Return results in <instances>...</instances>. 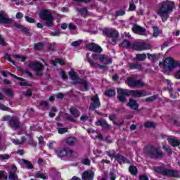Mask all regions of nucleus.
Segmentation results:
<instances>
[{
	"label": "nucleus",
	"instance_id": "obj_1",
	"mask_svg": "<svg viewBox=\"0 0 180 180\" xmlns=\"http://www.w3.org/2000/svg\"><path fill=\"white\" fill-rule=\"evenodd\" d=\"M174 9H175V2L166 0L160 3L156 13L162 19V22H167L169 18V15L174 12Z\"/></svg>",
	"mask_w": 180,
	"mask_h": 180
},
{
	"label": "nucleus",
	"instance_id": "obj_2",
	"mask_svg": "<svg viewBox=\"0 0 180 180\" xmlns=\"http://www.w3.org/2000/svg\"><path fill=\"white\" fill-rule=\"evenodd\" d=\"M86 58L89 64H90L91 67H94V68H100L101 70L106 68V66L94 62L98 61V60L105 65L112 64V58H110L106 55L94 53L91 55L92 59H91V58H89V53H86Z\"/></svg>",
	"mask_w": 180,
	"mask_h": 180
},
{
	"label": "nucleus",
	"instance_id": "obj_3",
	"mask_svg": "<svg viewBox=\"0 0 180 180\" xmlns=\"http://www.w3.org/2000/svg\"><path fill=\"white\" fill-rule=\"evenodd\" d=\"M148 94L145 91L139 90L129 91L124 89H117V99L120 102H126V96H133L134 98H141V96H147Z\"/></svg>",
	"mask_w": 180,
	"mask_h": 180
},
{
	"label": "nucleus",
	"instance_id": "obj_4",
	"mask_svg": "<svg viewBox=\"0 0 180 180\" xmlns=\"http://www.w3.org/2000/svg\"><path fill=\"white\" fill-rule=\"evenodd\" d=\"M145 154L151 158H160L164 156V153L160 149L149 146L145 149Z\"/></svg>",
	"mask_w": 180,
	"mask_h": 180
},
{
	"label": "nucleus",
	"instance_id": "obj_5",
	"mask_svg": "<svg viewBox=\"0 0 180 180\" xmlns=\"http://www.w3.org/2000/svg\"><path fill=\"white\" fill-rule=\"evenodd\" d=\"M69 75L72 80L74 85H77V84H82L84 86V90L88 91L89 89V84L82 79L78 77V75L74 70H71L69 72Z\"/></svg>",
	"mask_w": 180,
	"mask_h": 180
},
{
	"label": "nucleus",
	"instance_id": "obj_6",
	"mask_svg": "<svg viewBox=\"0 0 180 180\" xmlns=\"http://www.w3.org/2000/svg\"><path fill=\"white\" fill-rule=\"evenodd\" d=\"M103 34L110 37L111 44H116L117 43V39L119 38V32L116 30L112 28H105L103 30Z\"/></svg>",
	"mask_w": 180,
	"mask_h": 180
},
{
	"label": "nucleus",
	"instance_id": "obj_7",
	"mask_svg": "<svg viewBox=\"0 0 180 180\" xmlns=\"http://www.w3.org/2000/svg\"><path fill=\"white\" fill-rule=\"evenodd\" d=\"M39 18L42 20H46V25L48 27H53V15L49 10H43L39 13Z\"/></svg>",
	"mask_w": 180,
	"mask_h": 180
},
{
	"label": "nucleus",
	"instance_id": "obj_8",
	"mask_svg": "<svg viewBox=\"0 0 180 180\" xmlns=\"http://www.w3.org/2000/svg\"><path fill=\"white\" fill-rule=\"evenodd\" d=\"M179 65V61L174 60L172 58H167L164 60L163 68L166 71H172Z\"/></svg>",
	"mask_w": 180,
	"mask_h": 180
},
{
	"label": "nucleus",
	"instance_id": "obj_9",
	"mask_svg": "<svg viewBox=\"0 0 180 180\" xmlns=\"http://www.w3.org/2000/svg\"><path fill=\"white\" fill-rule=\"evenodd\" d=\"M28 67L36 71L37 77H43V74L41 73V71L44 70L43 64L39 62H32L28 65Z\"/></svg>",
	"mask_w": 180,
	"mask_h": 180
},
{
	"label": "nucleus",
	"instance_id": "obj_10",
	"mask_svg": "<svg viewBox=\"0 0 180 180\" xmlns=\"http://www.w3.org/2000/svg\"><path fill=\"white\" fill-rule=\"evenodd\" d=\"M132 48L136 51H143L144 50H150L151 45H150V44L146 43L145 41H139L135 42Z\"/></svg>",
	"mask_w": 180,
	"mask_h": 180
},
{
	"label": "nucleus",
	"instance_id": "obj_11",
	"mask_svg": "<svg viewBox=\"0 0 180 180\" xmlns=\"http://www.w3.org/2000/svg\"><path fill=\"white\" fill-rule=\"evenodd\" d=\"M13 20L11 18H8V13L4 11H0V23L3 25H9V23H12Z\"/></svg>",
	"mask_w": 180,
	"mask_h": 180
},
{
	"label": "nucleus",
	"instance_id": "obj_12",
	"mask_svg": "<svg viewBox=\"0 0 180 180\" xmlns=\"http://www.w3.org/2000/svg\"><path fill=\"white\" fill-rule=\"evenodd\" d=\"M101 107V101L98 95H95L91 98V104L89 107L90 110H95L98 108Z\"/></svg>",
	"mask_w": 180,
	"mask_h": 180
},
{
	"label": "nucleus",
	"instance_id": "obj_13",
	"mask_svg": "<svg viewBox=\"0 0 180 180\" xmlns=\"http://www.w3.org/2000/svg\"><path fill=\"white\" fill-rule=\"evenodd\" d=\"M127 84L129 86H144V83L141 80H136L132 77L127 79Z\"/></svg>",
	"mask_w": 180,
	"mask_h": 180
},
{
	"label": "nucleus",
	"instance_id": "obj_14",
	"mask_svg": "<svg viewBox=\"0 0 180 180\" xmlns=\"http://www.w3.org/2000/svg\"><path fill=\"white\" fill-rule=\"evenodd\" d=\"M86 47L88 50H90V51H94V53H102V48L95 43L88 44Z\"/></svg>",
	"mask_w": 180,
	"mask_h": 180
},
{
	"label": "nucleus",
	"instance_id": "obj_15",
	"mask_svg": "<svg viewBox=\"0 0 180 180\" xmlns=\"http://www.w3.org/2000/svg\"><path fill=\"white\" fill-rule=\"evenodd\" d=\"M132 32H134V33H136L137 34H140L141 36L147 35V32L146 31L145 28L139 25L134 26L132 28Z\"/></svg>",
	"mask_w": 180,
	"mask_h": 180
},
{
	"label": "nucleus",
	"instance_id": "obj_16",
	"mask_svg": "<svg viewBox=\"0 0 180 180\" xmlns=\"http://www.w3.org/2000/svg\"><path fill=\"white\" fill-rule=\"evenodd\" d=\"M9 126L13 129H19V127H20V120L17 117H12L10 120Z\"/></svg>",
	"mask_w": 180,
	"mask_h": 180
},
{
	"label": "nucleus",
	"instance_id": "obj_17",
	"mask_svg": "<svg viewBox=\"0 0 180 180\" xmlns=\"http://www.w3.org/2000/svg\"><path fill=\"white\" fill-rule=\"evenodd\" d=\"M162 174L163 175H166V176H173L174 178L179 177V172L176 170L165 169Z\"/></svg>",
	"mask_w": 180,
	"mask_h": 180
},
{
	"label": "nucleus",
	"instance_id": "obj_18",
	"mask_svg": "<svg viewBox=\"0 0 180 180\" xmlns=\"http://www.w3.org/2000/svg\"><path fill=\"white\" fill-rule=\"evenodd\" d=\"M14 26L17 29H19L20 32H22V33H25L26 36H32V34L30 33L27 27H25V26L18 23L15 24Z\"/></svg>",
	"mask_w": 180,
	"mask_h": 180
},
{
	"label": "nucleus",
	"instance_id": "obj_19",
	"mask_svg": "<svg viewBox=\"0 0 180 180\" xmlns=\"http://www.w3.org/2000/svg\"><path fill=\"white\" fill-rule=\"evenodd\" d=\"M55 154L59 157V158H63L64 157H67V154H68V151L65 148H59L58 150H55Z\"/></svg>",
	"mask_w": 180,
	"mask_h": 180
},
{
	"label": "nucleus",
	"instance_id": "obj_20",
	"mask_svg": "<svg viewBox=\"0 0 180 180\" xmlns=\"http://www.w3.org/2000/svg\"><path fill=\"white\" fill-rule=\"evenodd\" d=\"M18 171V168L16 166L12 167V171L9 172L8 179L10 180H19L18 176L16 175V172Z\"/></svg>",
	"mask_w": 180,
	"mask_h": 180
},
{
	"label": "nucleus",
	"instance_id": "obj_21",
	"mask_svg": "<svg viewBox=\"0 0 180 180\" xmlns=\"http://www.w3.org/2000/svg\"><path fill=\"white\" fill-rule=\"evenodd\" d=\"M94 175H95L94 172H92V171H85L82 174V179H84V180H94Z\"/></svg>",
	"mask_w": 180,
	"mask_h": 180
},
{
	"label": "nucleus",
	"instance_id": "obj_22",
	"mask_svg": "<svg viewBox=\"0 0 180 180\" xmlns=\"http://www.w3.org/2000/svg\"><path fill=\"white\" fill-rule=\"evenodd\" d=\"M167 141H169V144L172 147H178L180 145V141L175 137L169 136L167 138Z\"/></svg>",
	"mask_w": 180,
	"mask_h": 180
},
{
	"label": "nucleus",
	"instance_id": "obj_23",
	"mask_svg": "<svg viewBox=\"0 0 180 180\" xmlns=\"http://www.w3.org/2000/svg\"><path fill=\"white\" fill-rule=\"evenodd\" d=\"M127 105L130 109H133L134 110H137V109H139V103H137V101L134 99H129V101Z\"/></svg>",
	"mask_w": 180,
	"mask_h": 180
},
{
	"label": "nucleus",
	"instance_id": "obj_24",
	"mask_svg": "<svg viewBox=\"0 0 180 180\" xmlns=\"http://www.w3.org/2000/svg\"><path fill=\"white\" fill-rule=\"evenodd\" d=\"M115 160L119 162V164H130L129 160L120 155H117L115 156Z\"/></svg>",
	"mask_w": 180,
	"mask_h": 180
},
{
	"label": "nucleus",
	"instance_id": "obj_25",
	"mask_svg": "<svg viewBox=\"0 0 180 180\" xmlns=\"http://www.w3.org/2000/svg\"><path fill=\"white\" fill-rule=\"evenodd\" d=\"M148 60L151 61H157L160 58V53H147Z\"/></svg>",
	"mask_w": 180,
	"mask_h": 180
},
{
	"label": "nucleus",
	"instance_id": "obj_26",
	"mask_svg": "<svg viewBox=\"0 0 180 180\" xmlns=\"http://www.w3.org/2000/svg\"><path fill=\"white\" fill-rule=\"evenodd\" d=\"M96 126H101L105 129H109V124L105 120H98L96 122Z\"/></svg>",
	"mask_w": 180,
	"mask_h": 180
},
{
	"label": "nucleus",
	"instance_id": "obj_27",
	"mask_svg": "<svg viewBox=\"0 0 180 180\" xmlns=\"http://www.w3.org/2000/svg\"><path fill=\"white\" fill-rule=\"evenodd\" d=\"M21 162H22V164H24L25 165L26 168H27L28 169H32L33 165L32 164V162L28 161L25 159H22Z\"/></svg>",
	"mask_w": 180,
	"mask_h": 180
},
{
	"label": "nucleus",
	"instance_id": "obj_28",
	"mask_svg": "<svg viewBox=\"0 0 180 180\" xmlns=\"http://www.w3.org/2000/svg\"><path fill=\"white\" fill-rule=\"evenodd\" d=\"M70 112L71 113V115H72V116H74V117H78L79 116V112L78 111V109H77V108L75 107H72L70 109Z\"/></svg>",
	"mask_w": 180,
	"mask_h": 180
},
{
	"label": "nucleus",
	"instance_id": "obj_29",
	"mask_svg": "<svg viewBox=\"0 0 180 180\" xmlns=\"http://www.w3.org/2000/svg\"><path fill=\"white\" fill-rule=\"evenodd\" d=\"M146 58H147V56L146 55V53H139L136 54L135 57V60H136V61H144Z\"/></svg>",
	"mask_w": 180,
	"mask_h": 180
},
{
	"label": "nucleus",
	"instance_id": "obj_30",
	"mask_svg": "<svg viewBox=\"0 0 180 180\" xmlns=\"http://www.w3.org/2000/svg\"><path fill=\"white\" fill-rule=\"evenodd\" d=\"M130 70H141V65L139 63H129Z\"/></svg>",
	"mask_w": 180,
	"mask_h": 180
},
{
	"label": "nucleus",
	"instance_id": "obj_31",
	"mask_svg": "<svg viewBox=\"0 0 180 180\" xmlns=\"http://www.w3.org/2000/svg\"><path fill=\"white\" fill-rule=\"evenodd\" d=\"M34 178H39L41 179L46 180L48 178L47 173H45L43 174L40 172H38L35 173Z\"/></svg>",
	"mask_w": 180,
	"mask_h": 180
},
{
	"label": "nucleus",
	"instance_id": "obj_32",
	"mask_svg": "<svg viewBox=\"0 0 180 180\" xmlns=\"http://www.w3.org/2000/svg\"><path fill=\"white\" fill-rule=\"evenodd\" d=\"M49 175L53 178V179H56L57 176H60V173L56 171L55 169H51Z\"/></svg>",
	"mask_w": 180,
	"mask_h": 180
},
{
	"label": "nucleus",
	"instance_id": "obj_33",
	"mask_svg": "<svg viewBox=\"0 0 180 180\" xmlns=\"http://www.w3.org/2000/svg\"><path fill=\"white\" fill-rule=\"evenodd\" d=\"M51 63L53 67H56L57 64L63 65L64 64V60L60 59V58H56L55 60H51Z\"/></svg>",
	"mask_w": 180,
	"mask_h": 180
},
{
	"label": "nucleus",
	"instance_id": "obj_34",
	"mask_svg": "<svg viewBox=\"0 0 180 180\" xmlns=\"http://www.w3.org/2000/svg\"><path fill=\"white\" fill-rule=\"evenodd\" d=\"M104 94L105 96L112 97L116 95V91L113 89H110V90L105 91Z\"/></svg>",
	"mask_w": 180,
	"mask_h": 180
},
{
	"label": "nucleus",
	"instance_id": "obj_35",
	"mask_svg": "<svg viewBox=\"0 0 180 180\" xmlns=\"http://www.w3.org/2000/svg\"><path fill=\"white\" fill-rule=\"evenodd\" d=\"M77 139L74 136H70L68 138V146H75L77 144Z\"/></svg>",
	"mask_w": 180,
	"mask_h": 180
},
{
	"label": "nucleus",
	"instance_id": "obj_36",
	"mask_svg": "<svg viewBox=\"0 0 180 180\" xmlns=\"http://www.w3.org/2000/svg\"><path fill=\"white\" fill-rule=\"evenodd\" d=\"M4 91L9 98H13V91H12L11 89H4Z\"/></svg>",
	"mask_w": 180,
	"mask_h": 180
},
{
	"label": "nucleus",
	"instance_id": "obj_37",
	"mask_svg": "<svg viewBox=\"0 0 180 180\" xmlns=\"http://www.w3.org/2000/svg\"><path fill=\"white\" fill-rule=\"evenodd\" d=\"M129 171L130 172V174H131V175H137V167H134V166H131L129 168Z\"/></svg>",
	"mask_w": 180,
	"mask_h": 180
},
{
	"label": "nucleus",
	"instance_id": "obj_38",
	"mask_svg": "<svg viewBox=\"0 0 180 180\" xmlns=\"http://www.w3.org/2000/svg\"><path fill=\"white\" fill-rule=\"evenodd\" d=\"M153 37H158V36H160V29L158 28V27L155 26L153 27Z\"/></svg>",
	"mask_w": 180,
	"mask_h": 180
},
{
	"label": "nucleus",
	"instance_id": "obj_39",
	"mask_svg": "<svg viewBox=\"0 0 180 180\" xmlns=\"http://www.w3.org/2000/svg\"><path fill=\"white\" fill-rule=\"evenodd\" d=\"M107 155L110 157V158H116V153L114 152V150H108L106 152Z\"/></svg>",
	"mask_w": 180,
	"mask_h": 180
},
{
	"label": "nucleus",
	"instance_id": "obj_40",
	"mask_svg": "<svg viewBox=\"0 0 180 180\" xmlns=\"http://www.w3.org/2000/svg\"><path fill=\"white\" fill-rule=\"evenodd\" d=\"M122 47H124L125 49H129L130 46H131V44H130V41L124 40L122 43L121 44Z\"/></svg>",
	"mask_w": 180,
	"mask_h": 180
},
{
	"label": "nucleus",
	"instance_id": "obj_41",
	"mask_svg": "<svg viewBox=\"0 0 180 180\" xmlns=\"http://www.w3.org/2000/svg\"><path fill=\"white\" fill-rule=\"evenodd\" d=\"M79 13L83 16H86V15H88V9L86 8H80L79 9Z\"/></svg>",
	"mask_w": 180,
	"mask_h": 180
},
{
	"label": "nucleus",
	"instance_id": "obj_42",
	"mask_svg": "<svg viewBox=\"0 0 180 180\" xmlns=\"http://www.w3.org/2000/svg\"><path fill=\"white\" fill-rule=\"evenodd\" d=\"M56 112H57V108H56V107H52L51 111L49 112V117H54V116H56Z\"/></svg>",
	"mask_w": 180,
	"mask_h": 180
},
{
	"label": "nucleus",
	"instance_id": "obj_43",
	"mask_svg": "<svg viewBox=\"0 0 180 180\" xmlns=\"http://www.w3.org/2000/svg\"><path fill=\"white\" fill-rule=\"evenodd\" d=\"M7 74L8 75H11V77H12L13 78L18 79V81H26V79H25L22 77H19L16 76L15 75L11 73L10 72H8Z\"/></svg>",
	"mask_w": 180,
	"mask_h": 180
},
{
	"label": "nucleus",
	"instance_id": "obj_44",
	"mask_svg": "<svg viewBox=\"0 0 180 180\" xmlns=\"http://www.w3.org/2000/svg\"><path fill=\"white\" fill-rule=\"evenodd\" d=\"M43 46V42H39L34 44V49L35 50H42Z\"/></svg>",
	"mask_w": 180,
	"mask_h": 180
},
{
	"label": "nucleus",
	"instance_id": "obj_45",
	"mask_svg": "<svg viewBox=\"0 0 180 180\" xmlns=\"http://www.w3.org/2000/svg\"><path fill=\"white\" fill-rule=\"evenodd\" d=\"M8 176L5 171H0V180H6Z\"/></svg>",
	"mask_w": 180,
	"mask_h": 180
},
{
	"label": "nucleus",
	"instance_id": "obj_46",
	"mask_svg": "<svg viewBox=\"0 0 180 180\" xmlns=\"http://www.w3.org/2000/svg\"><path fill=\"white\" fill-rule=\"evenodd\" d=\"M157 95H153L150 97H148L146 98V102H154L157 99Z\"/></svg>",
	"mask_w": 180,
	"mask_h": 180
},
{
	"label": "nucleus",
	"instance_id": "obj_47",
	"mask_svg": "<svg viewBox=\"0 0 180 180\" xmlns=\"http://www.w3.org/2000/svg\"><path fill=\"white\" fill-rule=\"evenodd\" d=\"M179 70L174 73V77L176 79H180V63H179Z\"/></svg>",
	"mask_w": 180,
	"mask_h": 180
},
{
	"label": "nucleus",
	"instance_id": "obj_48",
	"mask_svg": "<svg viewBox=\"0 0 180 180\" xmlns=\"http://www.w3.org/2000/svg\"><path fill=\"white\" fill-rule=\"evenodd\" d=\"M144 127H155V123L153 122H146L143 124Z\"/></svg>",
	"mask_w": 180,
	"mask_h": 180
},
{
	"label": "nucleus",
	"instance_id": "obj_49",
	"mask_svg": "<svg viewBox=\"0 0 180 180\" xmlns=\"http://www.w3.org/2000/svg\"><path fill=\"white\" fill-rule=\"evenodd\" d=\"M11 119H12L11 116L9 115H4L2 118L1 120L2 122H8V124L11 122Z\"/></svg>",
	"mask_w": 180,
	"mask_h": 180
},
{
	"label": "nucleus",
	"instance_id": "obj_50",
	"mask_svg": "<svg viewBox=\"0 0 180 180\" xmlns=\"http://www.w3.org/2000/svg\"><path fill=\"white\" fill-rule=\"evenodd\" d=\"M69 158H77V153L72 150H69Z\"/></svg>",
	"mask_w": 180,
	"mask_h": 180
},
{
	"label": "nucleus",
	"instance_id": "obj_51",
	"mask_svg": "<svg viewBox=\"0 0 180 180\" xmlns=\"http://www.w3.org/2000/svg\"><path fill=\"white\" fill-rule=\"evenodd\" d=\"M48 49L51 50V51H54L57 49V45L56 44H49Z\"/></svg>",
	"mask_w": 180,
	"mask_h": 180
},
{
	"label": "nucleus",
	"instance_id": "obj_52",
	"mask_svg": "<svg viewBox=\"0 0 180 180\" xmlns=\"http://www.w3.org/2000/svg\"><path fill=\"white\" fill-rule=\"evenodd\" d=\"M68 131V128H58V133L59 134H64L65 133H67Z\"/></svg>",
	"mask_w": 180,
	"mask_h": 180
},
{
	"label": "nucleus",
	"instance_id": "obj_53",
	"mask_svg": "<svg viewBox=\"0 0 180 180\" xmlns=\"http://www.w3.org/2000/svg\"><path fill=\"white\" fill-rule=\"evenodd\" d=\"M19 85L20 86H32V84H30V83L26 82V79H25V81H21V82H19Z\"/></svg>",
	"mask_w": 180,
	"mask_h": 180
},
{
	"label": "nucleus",
	"instance_id": "obj_54",
	"mask_svg": "<svg viewBox=\"0 0 180 180\" xmlns=\"http://www.w3.org/2000/svg\"><path fill=\"white\" fill-rule=\"evenodd\" d=\"M13 57L14 58L19 59L21 61V63H25V60H26V58L25 56H20L19 55H14Z\"/></svg>",
	"mask_w": 180,
	"mask_h": 180
},
{
	"label": "nucleus",
	"instance_id": "obj_55",
	"mask_svg": "<svg viewBox=\"0 0 180 180\" xmlns=\"http://www.w3.org/2000/svg\"><path fill=\"white\" fill-rule=\"evenodd\" d=\"M129 11H136V4H134V2L130 1Z\"/></svg>",
	"mask_w": 180,
	"mask_h": 180
},
{
	"label": "nucleus",
	"instance_id": "obj_56",
	"mask_svg": "<svg viewBox=\"0 0 180 180\" xmlns=\"http://www.w3.org/2000/svg\"><path fill=\"white\" fill-rule=\"evenodd\" d=\"M4 58H6V60H8L10 63H12L13 65H15V61L11 60V55H9L8 53L4 54Z\"/></svg>",
	"mask_w": 180,
	"mask_h": 180
},
{
	"label": "nucleus",
	"instance_id": "obj_57",
	"mask_svg": "<svg viewBox=\"0 0 180 180\" xmlns=\"http://www.w3.org/2000/svg\"><path fill=\"white\" fill-rule=\"evenodd\" d=\"M61 146L64 147V148L68 146V138L62 141Z\"/></svg>",
	"mask_w": 180,
	"mask_h": 180
},
{
	"label": "nucleus",
	"instance_id": "obj_58",
	"mask_svg": "<svg viewBox=\"0 0 180 180\" xmlns=\"http://www.w3.org/2000/svg\"><path fill=\"white\" fill-rule=\"evenodd\" d=\"M25 18L27 22H29V23H34V19L33 18L26 15L25 16Z\"/></svg>",
	"mask_w": 180,
	"mask_h": 180
},
{
	"label": "nucleus",
	"instance_id": "obj_59",
	"mask_svg": "<svg viewBox=\"0 0 180 180\" xmlns=\"http://www.w3.org/2000/svg\"><path fill=\"white\" fill-rule=\"evenodd\" d=\"M41 106L46 108V110H49V103L47 101H41L40 102Z\"/></svg>",
	"mask_w": 180,
	"mask_h": 180
},
{
	"label": "nucleus",
	"instance_id": "obj_60",
	"mask_svg": "<svg viewBox=\"0 0 180 180\" xmlns=\"http://www.w3.org/2000/svg\"><path fill=\"white\" fill-rule=\"evenodd\" d=\"M82 164H84V165H91V160L89 159L85 158L82 160Z\"/></svg>",
	"mask_w": 180,
	"mask_h": 180
},
{
	"label": "nucleus",
	"instance_id": "obj_61",
	"mask_svg": "<svg viewBox=\"0 0 180 180\" xmlns=\"http://www.w3.org/2000/svg\"><path fill=\"white\" fill-rule=\"evenodd\" d=\"M163 148L166 150V151L168 153V154H172V151L171 150V148H169V146H165V144H163Z\"/></svg>",
	"mask_w": 180,
	"mask_h": 180
},
{
	"label": "nucleus",
	"instance_id": "obj_62",
	"mask_svg": "<svg viewBox=\"0 0 180 180\" xmlns=\"http://www.w3.org/2000/svg\"><path fill=\"white\" fill-rule=\"evenodd\" d=\"M125 13L124 11H118L115 13V16H123Z\"/></svg>",
	"mask_w": 180,
	"mask_h": 180
},
{
	"label": "nucleus",
	"instance_id": "obj_63",
	"mask_svg": "<svg viewBox=\"0 0 180 180\" xmlns=\"http://www.w3.org/2000/svg\"><path fill=\"white\" fill-rule=\"evenodd\" d=\"M10 156L9 155H0V160H9Z\"/></svg>",
	"mask_w": 180,
	"mask_h": 180
},
{
	"label": "nucleus",
	"instance_id": "obj_64",
	"mask_svg": "<svg viewBox=\"0 0 180 180\" xmlns=\"http://www.w3.org/2000/svg\"><path fill=\"white\" fill-rule=\"evenodd\" d=\"M0 110H6V111H7V110H9V108L7 107L6 105H4L3 104H1L0 103Z\"/></svg>",
	"mask_w": 180,
	"mask_h": 180
}]
</instances>
